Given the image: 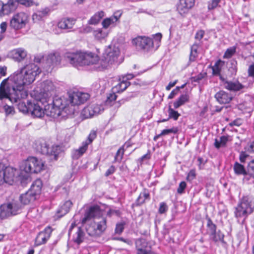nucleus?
Wrapping results in <instances>:
<instances>
[{"label":"nucleus","mask_w":254,"mask_h":254,"mask_svg":"<svg viewBox=\"0 0 254 254\" xmlns=\"http://www.w3.org/2000/svg\"><path fill=\"white\" fill-rule=\"evenodd\" d=\"M46 64L45 66L46 70L49 71L52 66L59 64L61 62V57L59 54H50L45 58Z\"/></svg>","instance_id":"obj_21"},{"label":"nucleus","mask_w":254,"mask_h":254,"mask_svg":"<svg viewBox=\"0 0 254 254\" xmlns=\"http://www.w3.org/2000/svg\"><path fill=\"white\" fill-rule=\"evenodd\" d=\"M27 55V51L23 48H18L10 51L9 57L14 61L20 62L23 61Z\"/></svg>","instance_id":"obj_20"},{"label":"nucleus","mask_w":254,"mask_h":254,"mask_svg":"<svg viewBox=\"0 0 254 254\" xmlns=\"http://www.w3.org/2000/svg\"><path fill=\"white\" fill-rule=\"evenodd\" d=\"M54 89L55 86L50 80L44 81L39 84L36 88V91L43 97L38 99L39 101L44 103L43 100H46L47 99L50 98L51 92L54 91Z\"/></svg>","instance_id":"obj_11"},{"label":"nucleus","mask_w":254,"mask_h":254,"mask_svg":"<svg viewBox=\"0 0 254 254\" xmlns=\"http://www.w3.org/2000/svg\"><path fill=\"white\" fill-rule=\"evenodd\" d=\"M132 44L138 50H148L153 46L152 39L145 36H138L134 38Z\"/></svg>","instance_id":"obj_13"},{"label":"nucleus","mask_w":254,"mask_h":254,"mask_svg":"<svg viewBox=\"0 0 254 254\" xmlns=\"http://www.w3.org/2000/svg\"><path fill=\"white\" fill-rule=\"evenodd\" d=\"M195 0H180L177 5V10L182 16H185L193 7Z\"/></svg>","instance_id":"obj_17"},{"label":"nucleus","mask_w":254,"mask_h":254,"mask_svg":"<svg viewBox=\"0 0 254 254\" xmlns=\"http://www.w3.org/2000/svg\"><path fill=\"white\" fill-rule=\"evenodd\" d=\"M93 35L96 39L101 40L107 37V33L106 32L103 31L102 29H98L94 31Z\"/></svg>","instance_id":"obj_43"},{"label":"nucleus","mask_w":254,"mask_h":254,"mask_svg":"<svg viewBox=\"0 0 254 254\" xmlns=\"http://www.w3.org/2000/svg\"><path fill=\"white\" fill-rule=\"evenodd\" d=\"M84 235L83 231L80 228H78V230L73 238L74 242L77 244H80L83 241Z\"/></svg>","instance_id":"obj_36"},{"label":"nucleus","mask_w":254,"mask_h":254,"mask_svg":"<svg viewBox=\"0 0 254 254\" xmlns=\"http://www.w3.org/2000/svg\"><path fill=\"white\" fill-rule=\"evenodd\" d=\"M41 72L39 66L31 63L10 75L0 83V100L6 99L12 103L17 102L23 97L24 86L33 83Z\"/></svg>","instance_id":"obj_1"},{"label":"nucleus","mask_w":254,"mask_h":254,"mask_svg":"<svg viewBox=\"0 0 254 254\" xmlns=\"http://www.w3.org/2000/svg\"><path fill=\"white\" fill-rule=\"evenodd\" d=\"M178 131V129L177 127H172L170 129H163L161 133L159 134V136L165 135L166 134H169L170 133H176Z\"/></svg>","instance_id":"obj_48"},{"label":"nucleus","mask_w":254,"mask_h":254,"mask_svg":"<svg viewBox=\"0 0 254 254\" xmlns=\"http://www.w3.org/2000/svg\"><path fill=\"white\" fill-rule=\"evenodd\" d=\"M28 21L29 15L25 12H20L12 16L9 25L12 28L17 30L25 27Z\"/></svg>","instance_id":"obj_10"},{"label":"nucleus","mask_w":254,"mask_h":254,"mask_svg":"<svg viewBox=\"0 0 254 254\" xmlns=\"http://www.w3.org/2000/svg\"><path fill=\"white\" fill-rule=\"evenodd\" d=\"M179 90H180V87H177L175 89H174L173 90H172L171 91V92L170 93V94H169V95L168 96V98L169 99L173 98L174 97V96L177 94V93L178 92Z\"/></svg>","instance_id":"obj_61"},{"label":"nucleus","mask_w":254,"mask_h":254,"mask_svg":"<svg viewBox=\"0 0 254 254\" xmlns=\"http://www.w3.org/2000/svg\"><path fill=\"white\" fill-rule=\"evenodd\" d=\"M206 75V73H200L197 75L192 78V81L194 82H198L200 80H202Z\"/></svg>","instance_id":"obj_52"},{"label":"nucleus","mask_w":254,"mask_h":254,"mask_svg":"<svg viewBox=\"0 0 254 254\" xmlns=\"http://www.w3.org/2000/svg\"><path fill=\"white\" fill-rule=\"evenodd\" d=\"M42 186V181L40 179H37L33 183L29 190L37 196L40 193Z\"/></svg>","instance_id":"obj_28"},{"label":"nucleus","mask_w":254,"mask_h":254,"mask_svg":"<svg viewBox=\"0 0 254 254\" xmlns=\"http://www.w3.org/2000/svg\"><path fill=\"white\" fill-rule=\"evenodd\" d=\"M88 146L87 143L83 142L82 145L78 149L72 151V158L75 159L79 158L86 152L88 149Z\"/></svg>","instance_id":"obj_27"},{"label":"nucleus","mask_w":254,"mask_h":254,"mask_svg":"<svg viewBox=\"0 0 254 254\" xmlns=\"http://www.w3.org/2000/svg\"><path fill=\"white\" fill-rule=\"evenodd\" d=\"M204 34V31L203 30H199L196 32L195 38L196 40H198V42H200L201 44L200 40L203 38Z\"/></svg>","instance_id":"obj_57"},{"label":"nucleus","mask_w":254,"mask_h":254,"mask_svg":"<svg viewBox=\"0 0 254 254\" xmlns=\"http://www.w3.org/2000/svg\"><path fill=\"white\" fill-rule=\"evenodd\" d=\"M224 65V62L219 60L217 61L212 67V73L214 75H220L222 66Z\"/></svg>","instance_id":"obj_37"},{"label":"nucleus","mask_w":254,"mask_h":254,"mask_svg":"<svg viewBox=\"0 0 254 254\" xmlns=\"http://www.w3.org/2000/svg\"><path fill=\"white\" fill-rule=\"evenodd\" d=\"M129 85L130 83L127 80L120 81L116 85L113 87V92L114 93H121L125 90Z\"/></svg>","instance_id":"obj_30"},{"label":"nucleus","mask_w":254,"mask_h":254,"mask_svg":"<svg viewBox=\"0 0 254 254\" xmlns=\"http://www.w3.org/2000/svg\"><path fill=\"white\" fill-rule=\"evenodd\" d=\"M124 149L122 148H120L117 151L116 156L115 159L117 161L121 160L124 155Z\"/></svg>","instance_id":"obj_56"},{"label":"nucleus","mask_w":254,"mask_h":254,"mask_svg":"<svg viewBox=\"0 0 254 254\" xmlns=\"http://www.w3.org/2000/svg\"><path fill=\"white\" fill-rule=\"evenodd\" d=\"M136 254H156L151 250V247L145 240L138 239L135 241Z\"/></svg>","instance_id":"obj_16"},{"label":"nucleus","mask_w":254,"mask_h":254,"mask_svg":"<svg viewBox=\"0 0 254 254\" xmlns=\"http://www.w3.org/2000/svg\"><path fill=\"white\" fill-rule=\"evenodd\" d=\"M76 19L72 17L62 18L57 23V27L61 30L69 32L75 24Z\"/></svg>","instance_id":"obj_19"},{"label":"nucleus","mask_w":254,"mask_h":254,"mask_svg":"<svg viewBox=\"0 0 254 254\" xmlns=\"http://www.w3.org/2000/svg\"><path fill=\"white\" fill-rule=\"evenodd\" d=\"M224 234L220 231H218L217 232L216 231L210 236V239L215 243L220 242L224 243Z\"/></svg>","instance_id":"obj_38"},{"label":"nucleus","mask_w":254,"mask_h":254,"mask_svg":"<svg viewBox=\"0 0 254 254\" xmlns=\"http://www.w3.org/2000/svg\"><path fill=\"white\" fill-rule=\"evenodd\" d=\"M52 231V228L48 226L43 231L40 232L35 238V245L40 246L45 244L51 237Z\"/></svg>","instance_id":"obj_18"},{"label":"nucleus","mask_w":254,"mask_h":254,"mask_svg":"<svg viewBox=\"0 0 254 254\" xmlns=\"http://www.w3.org/2000/svg\"><path fill=\"white\" fill-rule=\"evenodd\" d=\"M107 228V220L106 218L101 217L96 220L86 227V231L90 236L100 235Z\"/></svg>","instance_id":"obj_9"},{"label":"nucleus","mask_w":254,"mask_h":254,"mask_svg":"<svg viewBox=\"0 0 254 254\" xmlns=\"http://www.w3.org/2000/svg\"><path fill=\"white\" fill-rule=\"evenodd\" d=\"M5 15H6V14L5 13L4 3L1 1H0V17H1Z\"/></svg>","instance_id":"obj_60"},{"label":"nucleus","mask_w":254,"mask_h":254,"mask_svg":"<svg viewBox=\"0 0 254 254\" xmlns=\"http://www.w3.org/2000/svg\"><path fill=\"white\" fill-rule=\"evenodd\" d=\"M207 233L209 234V236L216 232V225L212 222L210 218L207 219Z\"/></svg>","instance_id":"obj_44"},{"label":"nucleus","mask_w":254,"mask_h":254,"mask_svg":"<svg viewBox=\"0 0 254 254\" xmlns=\"http://www.w3.org/2000/svg\"><path fill=\"white\" fill-rule=\"evenodd\" d=\"M49 12L48 8H44L41 10L38 11L36 13L34 14L32 16L33 19L34 20L35 19H40L43 16L46 15Z\"/></svg>","instance_id":"obj_42"},{"label":"nucleus","mask_w":254,"mask_h":254,"mask_svg":"<svg viewBox=\"0 0 254 254\" xmlns=\"http://www.w3.org/2000/svg\"><path fill=\"white\" fill-rule=\"evenodd\" d=\"M189 100V96L187 94H183L180 96L177 100L174 102V107L175 109L179 108L182 105L188 102Z\"/></svg>","instance_id":"obj_34"},{"label":"nucleus","mask_w":254,"mask_h":254,"mask_svg":"<svg viewBox=\"0 0 254 254\" xmlns=\"http://www.w3.org/2000/svg\"><path fill=\"white\" fill-rule=\"evenodd\" d=\"M19 171L16 169L8 166L0 171V185L4 183L11 185L18 176Z\"/></svg>","instance_id":"obj_12"},{"label":"nucleus","mask_w":254,"mask_h":254,"mask_svg":"<svg viewBox=\"0 0 254 254\" xmlns=\"http://www.w3.org/2000/svg\"><path fill=\"white\" fill-rule=\"evenodd\" d=\"M122 14L121 11H117L114 12V14L109 17L104 19L102 22V25L104 28H107L110 26H115L116 23L119 22V19Z\"/></svg>","instance_id":"obj_22"},{"label":"nucleus","mask_w":254,"mask_h":254,"mask_svg":"<svg viewBox=\"0 0 254 254\" xmlns=\"http://www.w3.org/2000/svg\"><path fill=\"white\" fill-rule=\"evenodd\" d=\"M248 171L249 174L254 178V160L251 161L248 164Z\"/></svg>","instance_id":"obj_51"},{"label":"nucleus","mask_w":254,"mask_h":254,"mask_svg":"<svg viewBox=\"0 0 254 254\" xmlns=\"http://www.w3.org/2000/svg\"><path fill=\"white\" fill-rule=\"evenodd\" d=\"M254 211V200L249 196H245L240 200L235 208V215L237 218L244 217L245 219Z\"/></svg>","instance_id":"obj_5"},{"label":"nucleus","mask_w":254,"mask_h":254,"mask_svg":"<svg viewBox=\"0 0 254 254\" xmlns=\"http://www.w3.org/2000/svg\"><path fill=\"white\" fill-rule=\"evenodd\" d=\"M248 72L250 76L254 77V64L249 66Z\"/></svg>","instance_id":"obj_64"},{"label":"nucleus","mask_w":254,"mask_h":254,"mask_svg":"<svg viewBox=\"0 0 254 254\" xmlns=\"http://www.w3.org/2000/svg\"><path fill=\"white\" fill-rule=\"evenodd\" d=\"M186 186H187V184L185 182H184V181L181 182L180 183L179 187L177 189V192L180 194L182 193L183 192L184 190H185V189H186Z\"/></svg>","instance_id":"obj_54"},{"label":"nucleus","mask_w":254,"mask_h":254,"mask_svg":"<svg viewBox=\"0 0 254 254\" xmlns=\"http://www.w3.org/2000/svg\"><path fill=\"white\" fill-rule=\"evenodd\" d=\"M103 215V211L97 205L92 206L86 211L84 217L81 220L82 223H85L88 220L94 218L95 220L100 219Z\"/></svg>","instance_id":"obj_15"},{"label":"nucleus","mask_w":254,"mask_h":254,"mask_svg":"<svg viewBox=\"0 0 254 254\" xmlns=\"http://www.w3.org/2000/svg\"><path fill=\"white\" fill-rule=\"evenodd\" d=\"M168 210V207L166 204L164 202H161L160 204V207L159 208V212L160 214L165 213Z\"/></svg>","instance_id":"obj_55"},{"label":"nucleus","mask_w":254,"mask_h":254,"mask_svg":"<svg viewBox=\"0 0 254 254\" xmlns=\"http://www.w3.org/2000/svg\"><path fill=\"white\" fill-rule=\"evenodd\" d=\"M231 140V139L230 136H221L219 139H215L214 146L217 149H219L220 147H225L227 142Z\"/></svg>","instance_id":"obj_32"},{"label":"nucleus","mask_w":254,"mask_h":254,"mask_svg":"<svg viewBox=\"0 0 254 254\" xmlns=\"http://www.w3.org/2000/svg\"><path fill=\"white\" fill-rule=\"evenodd\" d=\"M4 109L6 115H13L14 113V108L8 105H5L4 106Z\"/></svg>","instance_id":"obj_53"},{"label":"nucleus","mask_w":254,"mask_h":254,"mask_svg":"<svg viewBox=\"0 0 254 254\" xmlns=\"http://www.w3.org/2000/svg\"><path fill=\"white\" fill-rule=\"evenodd\" d=\"M6 15L14 11L17 8L18 2L16 0H8L6 3L4 4Z\"/></svg>","instance_id":"obj_29"},{"label":"nucleus","mask_w":254,"mask_h":254,"mask_svg":"<svg viewBox=\"0 0 254 254\" xmlns=\"http://www.w3.org/2000/svg\"><path fill=\"white\" fill-rule=\"evenodd\" d=\"M93 30V28L89 25L85 26L82 29V32L84 33H88L91 32Z\"/></svg>","instance_id":"obj_63"},{"label":"nucleus","mask_w":254,"mask_h":254,"mask_svg":"<svg viewBox=\"0 0 254 254\" xmlns=\"http://www.w3.org/2000/svg\"><path fill=\"white\" fill-rule=\"evenodd\" d=\"M104 16V12L103 11H99L91 17L88 20V23L91 25H96Z\"/></svg>","instance_id":"obj_33"},{"label":"nucleus","mask_w":254,"mask_h":254,"mask_svg":"<svg viewBox=\"0 0 254 254\" xmlns=\"http://www.w3.org/2000/svg\"><path fill=\"white\" fill-rule=\"evenodd\" d=\"M200 45V42H197L196 41L195 43L191 46L190 55V62H194L195 60L196 57H197V49Z\"/></svg>","instance_id":"obj_35"},{"label":"nucleus","mask_w":254,"mask_h":254,"mask_svg":"<svg viewBox=\"0 0 254 254\" xmlns=\"http://www.w3.org/2000/svg\"><path fill=\"white\" fill-rule=\"evenodd\" d=\"M29 108V113L34 117L41 118L44 115H45V109L43 110L37 102H30V107Z\"/></svg>","instance_id":"obj_23"},{"label":"nucleus","mask_w":254,"mask_h":254,"mask_svg":"<svg viewBox=\"0 0 254 254\" xmlns=\"http://www.w3.org/2000/svg\"><path fill=\"white\" fill-rule=\"evenodd\" d=\"M236 48L235 47H231L227 50L224 54V58L229 59L232 57V56L235 53Z\"/></svg>","instance_id":"obj_50"},{"label":"nucleus","mask_w":254,"mask_h":254,"mask_svg":"<svg viewBox=\"0 0 254 254\" xmlns=\"http://www.w3.org/2000/svg\"><path fill=\"white\" fill-rule=\"evenodd\" d=\"M30 102H31L28 101L27 104L23 102H19L18 104L19 110L23 113H29L30 110L29 107H30Z\"/></svg>","instance_id":"obj_41"},{"label":"nucleus","mask_w":254,"mask_h":254,"mask_svg":"<svg viewBox=\"0 0 254 254\" xmlns=\"http://www.w3.org/2000/svg\"><path fill=\"white\" fill-rule=\"evenodd\" d=\"M103 110V108L100 105L96 104H89L82 110L81 116L84 119L90 118L94 116L100 114Z\"/></svg>","instance_id":"obj_14"},{"label":"nucleus","mask_w":254,"mask_h":254,"mask_svg":"<svg viewBox=\"0 0 254 254\" xmlns=\"http://www.w3.org/2000/svg\"><path fill=\"white\" fill-rule=\"evenodd\" d=\"M149 198V194L146 191L140 193V195L138 197L136 200V203L138 205H141L143 204L146 199Z\"/></svg>","instance_id":"obj_40"},{"label":"nucleus","mask_w":254,"mask_h":254,"mask_svg":"<svg viewBox=\"0 0 254 254\" xmlns=\"http://www.w3.org/2000/svg\"><path fill=\"white\" fill-rule=\"evenodd\" d=\"M223 81L224 87L229 90L238 91L243 88L244 86L238 81H231L225 80L221 78Z\"/></svg>","instance_id":"obj_24"},{"label":"nucleus","mask_w":254,"mask_h":254,"mask_svg":"<svg viewBox=\"0 0 254 254\" xmlns=\"http://www.w3.org/2000/svg\"><path fill=\"white\" fill-rule=\"evenodd\" d=\"M36 197L35 194L28 190L26 193L22 194L19 198L22 204L27 205L34 201L36 199Z\"/></svg>","instance_id":"obj_26"},{"label":"nucleus","mask_w":254,"mask_h":254,"mask_svg":"<svg viewBox=\"0 0 254 254\" xmlns=\"http://www.w3.org/2000/svg\"><path fill=\"white\" fill-rule=\"evenodd\" d=\"M195 177V171L191 170L190 171L187 176V179L189 180H193Z\"/></svg>","instance_id":"obj_62"},{"label":"nucleus","mask_w":254,"mask_h":254,"mask_svg":"<svg viewBox=\"0 0 254 254\" xmlns=\"http://www.w3.org/2000/svg\"><path fill=\"white\" fill-rule=\"evenodd\" d=\"M215 97L217 101L220 104L228 103L232 99V97L230 94L224 91H220L217 92L215 94Z\"/></svg>","instance_id":"obj_25"},{"label":"nucleus","mask_w":254,"mask_h":254,"mask_svg":"<svg viewBox=\"0 0 254 254\" xmlns=\"http://www.w3.org/2000/svg\"><path fill=\"white\" fill-rule=\"evenodd\" d=\"M123 61L120 50L118 46L110 45L106 50L103 59L100 61L102 69L117 67Z\"/></svg>","instance_id":"obj_4"},{"label":"nucleus","mask_w":254,"mask_h":254,"mask_svg":"<svg viewBox=\"0 0 254 254\" xmlns=\"http://www.w3.org/2000/svg\"><path fill=\"white\" fill-rule=\"evenodd\" d=\"M45 168L44 162L34 157H29L23 161L20 166V169L26 174L38 173Z\"/></svg>","instance_id":"obj_6"},{"label":"nucleus","mask_w":254,"mask_h":254,"mask_svg":"<svg viewBox=\"0 0 254 254\" xmlns=\"http://www.w3.org/2000/svg\"><path fill=\"white\" fill-rule=\"evenodd\" d=\"M162 39V34L160 33H158L154 35L153 39L152 41L153 42V44L156 43L158 44Z\"/></svg>","instance_id":"obj_58"},{"label":"nucleus","mask_w":254,"mask_h":254,"mask_svg":"<svg viewBox=\"0 0 254 254\" xmlns=\"http://www.w3.org/2000/svg\"><path fill=\"white\" fill-rule=\"evenodd\" d=\"M169 118L173 119L176 121L178 120L179 117L180 116V114L177 111H175L170 106L168 109Z\"/></svg>","instance_id":"obj_46"},{"label":"nucleus","mask_w":254,"mask_h":254,"mask_svg":"<svg viewBox=\"0 0 254 254\" xmlns=\"http://www.w3.org/2000/svg\"><path fill=\"white\" fill-rule=\"evenodd\" d=\"M37 149L38 151L43 154L53 157L55 160L57 159L58 155L62 151L60 146L56 145L49 147V145L44 140L37 142Z\"/></svg>","instance_id":"obj_8"},{"label":"nucleus","mask_w":254,"mask_h":254,"mask_svg":"<svg viewBox=\"0 0 254 254\" xmlns=\"http://www.w3.org/2000/svg\"><path fill=\"white\" fill-rule=\"evenodd\" d=\"M17 1L18 2V4L20 3L21 4L28 7L33 5L37 6L38 5L37 2L34 1L33 0H18Z\"/></svg>","instance_id":"obj_45"},{"label":"nucleus","mask_w":254,"mask_h":254,"mask_svg":"<svg viewBox=\"0 0 254 254\" xmlns=\"http://www.w3.org/2000/svg\"><path fill=\"white\" fill-rule=\"evenodd\" d=\"M234 170L237 175H246L247 174L243 165L238 162H236L234 165Z\"/></svg>","instance_id":"obj_39"},{"label":"nucleus","mask_w":254,"mask_h":254,"mask_svg":"<svg viewBox=\"0 0 254 254\" xmlns=\"http://www.w3.org/2000/svg\"><path fill=\"white\" fill-rule=\"evenodd\" d=\"M72 205V203L70 200L66 201L58 210V217H62L68 212Z\"/></svg>","instance_id":"obj_31"},{"label":"nucleus","mask_w":254,"mask_h":254,"mask_svg":"<svg viewBox=\"0 0 254 254\" xmlns=\"http://www.w3.org/2000/svg\"><path fill=\"white\" fill-rule=\"evenodd\" d=\"M220 0H210L208 2V9L212 10L216 8L218 5Z\"/></svg>","instance_id":"obj_47"},{"label":"nucleus","mask_w":254,"mask_h":254,"mask_svg":"<svg viewBox=\"0 0 254 254\" xmlns=\"http://www.w3.org/2000/svg\"><path fill=\"white\" fill-rule=\"evenodd\" d=\"M124 229V224L122 223L118 224L116 225V228L115 229V231L116 233L120 234L121 233Z\"/></svg>","instance_id":"obj_59"},{"label":"nucleus","mask_w":254,"mask_h":254,"mask_svg":"<svg viewBox=\"0 0 254 254\" xmlns=\"http://www.w3.org/2000/svg\"><path fill=\"white\" fill-rule=\"evenodd\" d=\"M96 132L95 131H91L88 136V139L86 140L83 141V142L87 143V145L88 146L89 144L91 143L93 140L96 138Z\"/></svg>","instance_id":"obj_49"},{"label":"nucleus","mask_w":254,"mask_h":254,"mask_svg":"<svg viewBox=\"0 0 254 254\" xmlns=\"http://www.w3.org/2000/svg\"><path fill=\"white\" fill-rule=\"evenodd\" d=\"M66 57L73 66L94 65L95 68L102 69L101 64L99 65L98 63L99 61V57L93 53L77 52L67 54Z\"/></svg>","instance_id":"obj_3"},{"label":"nucleus","mask_w":254,"mask_h":254,"mask_svg":"<svg viewBox=\"0 0 254 254\" xmlns=\"http://www.w3.org/2000/svg\"><path fill=\"white\" fill-rule=\"evenodd\" d=\"M22 206L17 200H12L0 207V217L4 219L7 217L16 215L21 212Z\"/></svg>","instance_id":"obj_7"},{"label":"nucleus","mask_w":254,"mask_h":254,"mask_svg":"<svg viewBox=\"0 0 254 254\" xmlns=\"http://www.w3.org/2000/svg\"><path fill=\"white\" fill-rule=\"evenodd\" d=\"M89 98L88 93L76 91L70 93L68 99L56 97L53 100L48 98L43 100L47 103L44 106L45 115L54 118L72 115L75 111V107L84 103Z\"/></svg>","instance_id":"obj_2"}]
</instances>
